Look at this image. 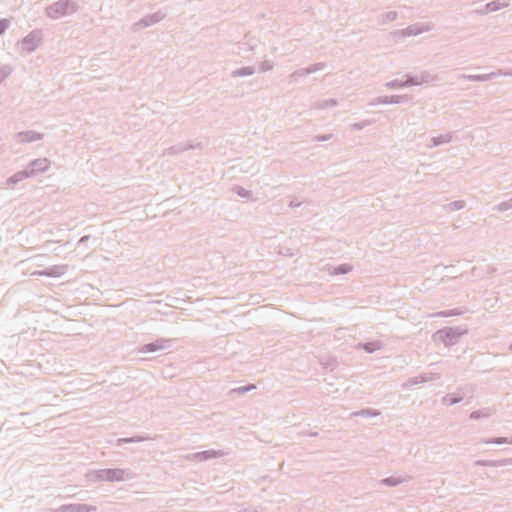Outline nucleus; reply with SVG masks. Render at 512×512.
Returning a JSON list of instances; mask_svg holds the SVG:
<instances>
[{
    "label": "nucleus",
    "mask_w": 512,
    "mask_h": 512,
    "mask_svg": "<svg viewBox=\"0 0 512 512\" xmlns=\"http://www.w3.org/2000/svg\"><path fill=\"white\" fill-rule=\"evenodd\" d=\"M105 474V477L110 480L119 481L124 479V472L121 470H107Z\"/></svg>",
    "instance_id": "f257e3e1"
},
{
    "label": "nucleus",
    "mask_w": 512,
    "mask_h": 512,
    "mask_svg": "<svg viewBox=\"0 0 512 512\" xmlns=\"http://www.w3.org/2000/svg\"><path fill=\"white\" fill-rule=\"evenodd\" d=\"M6 29V23L4 21H0V34Z\"/></svg>",
    "instance_id": "f03ea898"
}]
</instances>
